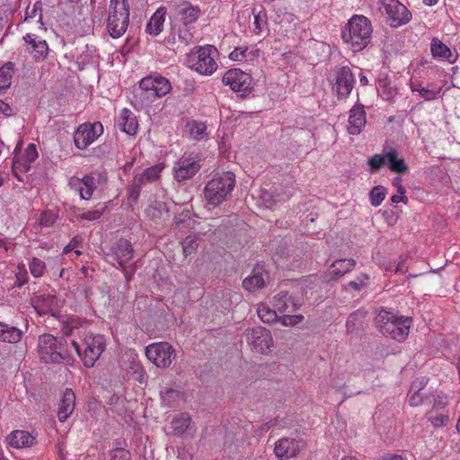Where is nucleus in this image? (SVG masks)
I'll return each instance as SVG.
<instances>
[{
	"instance_id": "60",
	"label": "nucleus",
	"mask_w": 460,
	"mask_h": 460,
	"mask_svg": "<svg viewBox=\"0 0 460 460\" xmlns=\"http://www.w3.org/2000/svg\"><path fill=\"white\" fill-rule=\"evenodd\" d=\"M447 404V398L444 394H438L434 399L432 411L435 409H444Z\"/></svg>"
},
{
	"instance_id": "29",
	"label": "nucleus",
	"mask_w": 460,
	"mask_h": 460,
	"mask_svg": "<svg viewBox=\"0 0 460 460\" xmlns=\"http://www.w3.org/2000/svg\"><path fill=\"white\" fill-rule=\"evenodd\" d=\"M267 274L261 271L252 270L251 275L243 280V288L248 292H256L257 290L264 288Z\"/></svg>"
},
{
	"instance_id": "4",
	"label": "nucleus",
	"mask_w": 460,
	"mask_h": 460,
	"mask_svg": "<svg viewBox=\"0 0 460 460\" xmlns=\"http://www.w3.org/2000/svg\"><path fill=\"white\" fill-rule=\"evenodd\" d=\"M218 52L214 46L206 45L192 49L186 58L187 66L202 75H210L217 68L216 57Z\"/></svg>"
},
{
	"instance_id": "58",
	"label": "nucleus",
	"mask_w": 460,
	"mask_h": 460,
	"mask_svg": "<svg viewBox=\"0 0 460 460\" xmlns=\"http://www.w3.org/2000/svg\"><path fill=\"white\" fill-rule=\"evenodd\" d=\"M25 160L27 163L31 164L34 162L38 157V152L34 144H30L25 150Z\"/></svg>"
},
{
	"instance_id": "9",
	"label": "nucleus",
	"mask_w": 460,
	"mask_h": 460,
	"mask_svg": "<svg viewBox=\"0 0 460 460\" xmlns=\"http://www.w3.org/2000/svg\"><path fill=\"white\" fill-rule=\"evenodd\" d=\"M103 131V125L101 121L82 123L74 133L75 146L78 149L84 150L97 140Z\"/></svg>"
},
{
	"instance_id": "12",
	"label": "nucleus",
	"mask_w": 460,
	"mask_h": 460,
	"mask_svg": "<svg viewBox=\"0 0 460 460\" xmlns=\"http://www.w3.org/2000/svg\"><path fill=\"white\" fill-rule=\"evenodd\" d=\"M245 338L252 350L261 354H268L271 351L273 339L270 332L266 328L256 326L247 329Z\"/></svg>"
},
{
	"instance_id": "61",
	"label": "nucleus",
	"mask_w": 460,
	"mask_h": 460,
	"mask_svg": "<svg viewBox=\"0 0 460 460\" xmlns=\"http://www.w3.org/2000/svg\"><path fill=\"white\" fill-rule=\"evenodd\" d=\"M395 94L396 91L393 87L385 86V88L382 91V96L386 100L393 98Z\"/></svg>"
},
{
	"instance_id": "11",
	"label": "nucleus",
	"mask_w": 460,
	"mask_h": 460,
	"mask_svg": "<svg viewBox=\"0 0 460 460\" xmlns=\"http://www.w3.org/2000/svg\"><path fill=\"white\" fill-rule=\"evenodd\" d=\"M201 168V158L196 154H184L173 166L174 179L182 182L191 179Z\"/></svg>"
},
{
	"instance_id": "27",
	"label": "nucleus",
	"mask_w": 460,
	"mask_h": 460,
	"mask_svg": "<svg viewBox=\"0 0 460 460\" xmlns=\"http://www.w3.org/2000/svg\"><path fill=\"white\" fill-rule=\"evenodd\" d=\"M165 14L166 9L164 7H159L150 18L146 25V32L153 36L159 35L164 29Z\"/></svg>"
},
{
	"instance_id": "33",
	"label": "nucleus",
	"mask_w": 460,
	"mask_h": 460,
	"mask_svg": "<svg viewBox=\"0 0 460 460\" xmlns=\"http://www.w3.org/2000/svg\"><path fill=\"white\" fill-rule=\"evenodd\" d=\"M367 316V311L358 309L351 313L346 322V329L348 332H354L358 331L363 323L364 319Z\"/></svg>"
},
{
	"instance_id": "3",
	"label": "nucleus",
	"mask_w": 460,
	"mask_h": 460,
	"mask_svg": "<svg viewBox=\"0 0 460 460\" xmlns=\"http://www.w3.org/2000/svg\"><path fill=\"white\" fill-rule=\"evenodd\" d=\"M235 175L231 172L217 173L207 183L204 195L208 204L217 207L223 203L233 191Z\"/></svg>"
},
{
	"instance_id": "7",
	"label": "nucleus",
	"mask_w": 460,
	"mask_h": 460,
	"mask_svg": "<svg viewBox=\"0 0 460 460\" xmlns=\"http://www.w3.org/2000/svg\"><path fill=\"white\" fill-rule=\"evenodd\" d=\"M332 91L338 98L348 97L355 84L354 75L349 66L336 67L329 76Z\"/></svg>"
},
{
	"instance_id": "42",
	"label": "nucleus",
	"mask_w": 460,
	"mask_h": 460,
	"mask_svg": "<svg viewBox=\"0 0 460 460\" xmlns=\"http://www.w3.org/2000/svg\"><path fill=\"white\" fill-rule=\"evenodd\" d=\"M420 391L421 387L418 386L416 382H414L410 391L411 393L409 398V403L411 406L417 407L424 402V395Z\"/></svg>"
},
{
	"instance_id": "46",
	"label": "nucleus",
	"mask_w": 460,
	"mask_h": 460,
	"mask_svg": "<svg viewBox=\"0 0 460 460\" xmlns=\"http://www.w3.org/2000/svg\"><path fill=\"white\" fill-rule=\"evenodd\" d=\"M162 169L163 167L157 164L145 169L141 173L146 181L153 182L159 179Z\"/></svg>"
},
{
	"instance_id": "18",
	"label": "nucleus",
	"mask_w": 460,
	"mask_h": 460,
	"mask_svg": "<svg viewBox=\"0 0 460 460\" xmlns=\"http://www.w3.org/2000/svg\"><path fill=\"white\" fill-rule=\"evenodd\" d=\"M302 447V441L296 438H283L275 444L274 452L279 459H288L296 456Z\"/></svg>"
},
{
	"instance_id": "13",
	"label": "nucleus",
	"mask_w": 460,
	"mask_h": 460,
	"mask_svg": "<svg viewBox=\"0 0 460 460\" xmlns=\"http://www.w3.org/2000/svg\"><path fill=\"white\" fill-rule=\"evenodd\" d=\"M222 82L225 85H229L234 92L240 93L241 96L247 95L252 90V76L237 68L226 72Z\"/></svg>"
},
{
	"instance_id": "40",
	"label": "nucleus",
	"mask_w": 460,
	"mask_h": 460,
	"mask_svg": "<svg viewBox=\"0 0 460 460\" xmlns=\"http://www.w3.org/2000/svg\"><path fill=\"white\" fill-rule=\"evenodd\" d=\"M386 196L385 188L378 185L374 187L369 193V199L371 205L374 207L379 206Z\"/></svg>"
},
{
	"instance_id": "63",
	"label": "nucleus",
	"mask_w": 460,
	"mask_h": 460,
	"mask_svg": "<svg viewBox=\"0 0 460 460\" xmlns=\"http://www.w3.org/2000/svg\"><path fill=\"white\" fill-rule=\"evenodd\" d=\"M406 260H407L406 257L401 258V260L399 261V262L397 263L396 268H395L396 273H404L406 271V268H405Z\"/></svg>"
},
{
	"instance_id": "54",
	"label": "nucleus",
	"mask_w": 460,
	"mask_h": 460,
	"mask_svg": "<svg viewBox=\"0 0 460 460\" xmlns=\"http://www.w3.org/2000/svg\"><path fill=\"white\" fill-rule=\"evenodd\" d=\"M130 369L133 371V373L136 375V379L138 380L140 383H145L147 376L144 370V367L139 365L138 363L132 362L130 366Z\"/></svg>"
},
{
	"instance_id": "41",
	"label": "nucleus",
	"mask_w": 460,
	"mask_h": 460,
	"mask_svg": "<svg viewBox=\"0 0 460 460\" xmlns=\"http://www.w3.org/2000/svg\"><path fill=\"white\" fill-rule=\"evenodd\" d=\"M207 126L203 122L194 121L190 125V135L195 140L204 139L207 136Z\"/></svg>"
},
{
	"instance_id": "32",
	"label": "nucleus",
	"mask_w": 460,
	"mask_h": 460,
	"mask_svg": "<svg viewBox=\"0 0 460 460\" xmlns=\"http://www.w3.org/2000/svg\"><path fill=\"white\" fill-rule=\"evenodd\" d=\"M178 14L181 16L187 26L188 23H192L197 21L199 16V9L192 6L190 3L184 2L178 6Z\"/></svg>"
},
{
	"instance_id": "23",
	"label": "nucleus",
	"mask_w": 460,
	"mask_h": 460,
	"mask_svg": "<svg viewBox=\"0 0 460 460\" xmlns=\"http://www.w3.org/2000/svg\"><path fill=\"white\" fill-rule=\"evenodd\" d=\"M357 262L354 259H341L334 261L330 266L331 280H336L355 269Z\"/></svg>"
},
{
	"instance_id": "22",
	"label": "nucleus",
	"mask_w": 460,
	"mask_h": 460,
	"mask_svg": "<svg viewBox=\"0 0 460 460\" xmlns=\"http://www.w3.org/2000/svg\"><path fill=\"white\" fill-rule=\"evenodd\" d=\"M430 50L435 58L446 60L450 64L456 61L457 54L453 53L451 49L438 38H434L431 40Z\"/></svg>"
},
{
	"instance_id": "62",
	"label": "nucleus",
	"mask_w": 460,
	"mask_h": 460,
	"mask_svg": "<svg viewBox=\"0 0 460 460\" xmlns=\"http://www.w3.org/2000/svg\"><path fill=\"white\" fill-rule=\"evenodd\" d=\"M0 111L6 116H11L13 114V110L10 105L2 100H0Z\"/></svg>"
},
{
	"instance_id": "50",
	"label": "nucleus",
	"mask_w": 460,
	"mask_h": 460,
	"mask_svg": "<svg viewBox=\"0 0 460 460\" xmlns=\"http://www.w3.org/2000/svg\"><path fill=\"white\" fill-rule=\"evenodd\" d=\"M44 269H45V264L40 259L33 258V260L30 263L31 272L36 278L40 277L43 274Z\"/></svg>"
},
{
	"instance_id": "59",
	"label": "nucleus",
	"mask_w": 460,
	"mask_h": 460,
	"mask_svg": "<svg viewBox=\"0 0 460 460\" xmlns=\"http://www.w3.org/2000/svg\"><path fill=\"white\" fill-rule=\"evenodd\" d=\"M247 48H236L229 55L232 60L242 61L245 58Z\"/></svg>"
},
{
	"instance_id": "43",
	"label": "nucleus",
	"mask_w": 460,
	"mask_h": 460,
	"mask_svg": "<svg viewBox=\"0 0 460 460\" xmlns=\"http://www.w3.org/2000/svg\"><path fill=\"white\" fill-rule=\"evenodd\" d=\"M252 13L254 16L253 21V32L260 33L267 25V15L266 13L262 10L258 13L255 12V8L252 10Z\"/></svg>"
},
{
	"instance_id": "49",
	"label": "nucleus",
	"mask_w": 460,
	"mask_h": 460,
	"mask_svg": "<svg viewBox=\"0 0 460 460\" xmlns=\"http://www.w3.org/2000/svg\"><path fill=\"white\" fill-rule=\"evenodd\" d=\"M82 238L80 236H75L70 243L65 246L63 250L64 254H68L72 252L75 253V257H78L81 254V252L77 250L79 245L81 244Z\"/></svg>"
},
{
	"instance_id": "64",
	"label": "nucleus",
	"mask_w": 460,
	"mask_h": 460,
	"mask_svg": "<svg viewBox=\"0 0 460 460\" xmlns=\"http://www.w3.org/2000/svg\"><path fill=\"white\" fill-rule=\"evenodd\" d=\"M133 181L141 186V188L149 181L145 179L142 173L136 175L133 179Z\"/></svg>"
},
{
	"instance_id": "39",
	"label": "nucleus",
	"mask_w": 460,
	"mask_h": 460,
	"mask_svg": "<svg viewBox=\"0 0 460 460\" xmlns=\"http://www.w3.org/2000/svg\"><path fill=\"white\" fill-rule=\"evenodd\" d=\"M191 423V418L188 413H181L173 421V429L178 434H183L187 431Z\"/></svg>"
},
{
	"instance_id": "55",
	"label": "nucleus",
	"mask_w": 460,
	"mask_h": 460,
	"mask_svg": "<svg viewBox=\"0 0 460 460\" xmlns=\"http://www.w3.org/2000/svg\"><path fill=\"white\" fill-rule=\"evenodd\" d=\"M56 221V215L49 211L41 213L40 224L45 227L51 226Z\"/></svg>"
},
{
	"instance_id": "26",
	"label": "nucleus",
	"mask_w": 460,
	"mask_h": 460,
	"mask_svg": "<svg viewBox=\"0 0 460 460\" xmlns=\"http://www.w3.org/2000/svg\"><path fill=\"white\" fill-rule=\"evenodd\" d=\"M11 447L15 448H23L31 447L35 442V438L25 430H14L7 438Z\"/></svg>"
},
{
	"instance_id": "31",
	"label": "nucleus",
	"mask_w": 460,
	"mask_h": 460,
	"mask_svg": "<svg viewBox=\"0 0 460 460\" xmlns=\"http://www.w3.org/2000/svg\"><path fill=\"white\" fill-rule=\"evenodd\" d=\"M107 206L105 203H98L93 208L88 211H82L80 208L74 210V216L82 220L94 221L102 217Z\"/></svg>"
},
{
	"instance_id": "16",
	"label": "nucleus",
	"mask_w": 460,
	"mask_h": 460,
	"mask_svg": "<svg viewBox=\"0 0 460 460\" xmlns=\"http://www.w3.org/2000/svg\"><path fill=\"white\" fill-rule=\"evenodd\" d=\"M171 88L169 80L161 75H149L139 82V90L145 92L147 98L163 97Z\"/></svg>"
},
{
	"instance_id": "37",
	"label": "nucleus",
	"mask_w": 460,
	"mask_h": 460,
	"mask_svg": "<svg viewBox=\"0 0 460 460\" xmlns=\"http://www.w3.org/2000/svg\"><path fill=\"white\" fill-rule=\"evenodd\" d=\"M163 403L168 407H174L181 399V393L175 389L168 388L161 392Z\"/></svg>"
},
{
	"instance_id": "30",
	"label": "nucleus",
	"mask_w": 460,
	"mask_h": 460,
	"mask_svg": "<svg viewBox=\"0 0 460 460\" xmlns=\"http://www.w3.org/2000/svg\"><path fill=\"white\" fill-rule=\"evenodd\" d=\"M22 337V332L15 326L0 322V341L17 343Z\"/></svg>"
},
{
	"instance_id": "51",
	"label": "nucleus",
	"mask_w": 460,
	"mask_h": 460,
	"mask_svg": "<svg viewBox=\"0 0 460 460\" xmlns=\"http://www.w3.org/2000/svg\"><path fill=\"white\" fill-rule=\"evenodd\" d=\"M441 88H426L420 87V96L422 97L425 101H432L437 98V95L440 93Z\"/></svg>"
},
{
	"instance_id": "17",
	"label": "nucleus",
	"mask_w": 460,
	"mask_h": 460,
	"mask_svg": "<svg viewBox=\"0 0 460 460\" xmlns=\"http://www.w3.org/2000/svg\"><path fill=\"white\" fill-rule=\"evenodd\" d=\"M40 361L45 364H55L58 360V341L51 334H43L38 344Z\"/></svg>"
},
{
	"instance_id": "10",
	"label": "nucleus",
	"mask_w": 460,
	"mask_h": 460,
	"mask_svg": "<svg viewBox=\"0 0 460 460\" xmlns=\"http://www.w3.org/2000/svg\"><path fill=\"white\" fill-rule=\"evenodd\" d=\"M398 154L395 149H391L385 154L374 155L368 159L367 164L370 167V172H378L381 167L387 164L389 169L392 172L397 173H403L408 172V166L406 165L402 158H398Z\"/></svg>"
},
{
	"instance_id": "24",
	"label": "nucleus",
	"mask_w": 460,
	"mask_h": 460,
	"mask_svg": "<svg viewBox=\"0 0 460 460\" xmlns=\"http://www.w3.org/2000/svg\"><path fill=\"white\" fill-rule=\"evenodd\" d=\"M23 39L29 46V51L33 54L35 58H42L47 55L49 47L46 40H40L32 33L26 34Z\"/></svg>"
},
{
	"instance_id": "57",
	"label": "nucleus",
	"mask_w": 460,
	"mask_h": 460,
	"mask_svg": "<svg viewBox=\"0 0 460 460\" xmlns=\"http://www.w3.org/2000/svg\"><path fill=\"white\" fill-rule=\"evenodd\" d=\"M141 192V186L132 181L128 190V199L137 202Z\"/></svg>"
},
{
	"instance_id": "19",
	"label": "nucleus",
	"mask_w": 460,
	"mask_h": 460,
	"mask_svg": "<svg viewBox=\"0 0 460 460\" xmlns=\"http://www.w3.org/2000/svg\"><path fill=\"white\" fill-rule=\"evenodd\" d=\"M112 255L119 268H124L133 258V247L126 239H119L112 247Z\"/></svg>"
},
{
	"instance_id": "36",
	"label": "nucleus",
	"mask_w": 460,
	"mask_h": 460,
	"mask_svg": "<svg viewBox=\"0 0 460 460\" xmlns=\"http://www.w3.org/2000/svg\"><path fill=\"white\" fill-rule=\"evenodd\" d=\"M13 76V64L11 62L5 63L0 68V90H6L11 85Z\"/></svg>"
},
{
	"instance_id": "1",
	"label": "nucleus",
	"mask_w": 460,
	"mask_h": 460,
	"mask_svg": "<svg viewBox=\"0 0 460 460\" xmlns=\"http://www.w3.org/2000/svg\"><path fill=\"white\" fill-rule=\"evenodd\" d=\"M372 25L363 15L351 17L342 31L343 42L354 52L364 49L371 41Z\"/></svg>"
},
{
	"instance_id": "5",
	"label": "nucleus",
	"mask_w": 460,
	"mask_h": 460,
	"mask_svg": "<svg viewBox=\"0 0 460 460\" xmlns=\"http://www.w3.org/2000/svg\"><path fill=\"white\" fill-rule=\"evenodd\" d=\"M84 353L82 355L80 345L72 341V346L78 356L82 357L86 367H93L106 348V341L103 335L88 333L84 339Z\"/></svg>"
},
{
	"instance_id": "8",
	"label": "nucleus",
	"mask_w": 460,
	"mask_h": 460,
	"mask_svg": "<svg viewBox=\"0 0 460 460\" xmlns=\"http://www.w3.org/2000/svg\"><path fill=\"white\" fill-rule=\"evenodd\" d=\"M380 12L386 17L390 26L395 28L406 24L411 19V12L398 0H383Z\"/></svg>"
},
{
	"instance_id": "47",
	"label": "nucleus",
	"mask_w": 460,
	"mask_h": 460,
	"mask_svg": "<svg viewBox=\"0 0 460 460\" xmlns=\"http://www.w3.org/2000/svg\"><path fill=\"white\" fill-rule=\"evenodd\" d=\"M304 320V316L302 314H295V315H283L278 317L277 322H279L284 326H295L301 323Z\"/></svg>"
},
{
	"instance_id": "34",
	"label": "nucleus",
	"mask_w": 460,
	"mask_h": 460,
	"mask_svg": "<svg viewBox=\"0 0 460 460\" xmlns=\"http://www.w3.org/2000/svg\"><path fill=\"white\" fill-rule=\"evenodd\" d=\"M369 277L366 273H360L354 280L348 282L344 286L347 292L360 291L368 285Z\"/></svg>"
},
{
	"instance_id": "2",
	"label": "nucleus",
	"mask_w": 460,
	"mask_h": 460,
	"mask_svg": "<svg viewBox=\"0 0 460 460\" xmlns=\"http://www.w3.org/2000/svg\"><path fill=\"white\" fill-rule=\"evenodd\" d=\"M375 324L383 335L402 342L409 335L412 320L382 309L375 318Z\"/></svg>"
},
{
	"instance_id": "15",
	"label": "nucleus",
	"mask_w": 460,
	"mask_h": 460,
	"mask_svg": "<svg viewBox=\"0 0 460 460\" xmlns=\"http://www.w3.org/2000/svg\"><path fill=\"white\" fill-rule=\"evenodd\" d=\"M102 181V174L99 172H91L84 178H71L68 181L70 189L77 191L81 199L89 200L94 190L97 189Z\"/></svg>"
},
{
	"instance_id": "45",
	"label": "nucleus",
	"mask_w": 460,
	"mask_h": 460,
	"mask_svg": "<svg viewBox=\"0 0 460 460\" xmlns=\"http://www.w3.org/2000/svg\"><path fill=\"white\" fill-rule=\"evenodd\" d=\"M178 41L183 46H188L194 42L193 34L190 31L186 25L178 29L177 31Z\"/></svg>"
},
{
	"instance_id": "25",
	"label": "nucleus",
	"mask_w": 460,
	"mask_h": 460,
	"mask_svg": "<svg viewBox=\"0 0 460 460\" xmlns=\"http://www.w3.org/2000/svg\"><path fill=\"white\" fill-rule=\"evenodd\" d=\"M75 394L72 389L66 388L59 403V421H65L74 411Z\"/></svg>"
},
{
	"instance_id": "44",
	"label": "nucleus",
	"mask_w": 460,
	"mask_h": 460,
	"mask_svg": "<svg viewBox=\"0 0 460 460\" xmlns=\"http://www.w3.org/2000/svg\"><path fill=\"white\" fill-rule=\"evenodd\" d=\"M182 251L187 257L190 255L199 246L198 238L194 235H189L181 242Z\"/></svg>"
},
{
	"instance_id": "21",
	"label": "nucleus",
	"mask_w": 460,
	"mask_h": 460,
	"mask_svg": "<svg viewBox=\"0 0 460 460\" xmlns=\"http://www.w3.org/2000/svg\"><path fill=\"white\" fill-rule=\"evenodd\" d=\"M117 125L119 129L128 136L137 133L138 122L136 115L128 109L124 108L117 118Z\"/></svg>"
},
{
	"instance_id": "56",
	"label": "nucleus",
	"mask_w": 460,
	"mask_h": 460,
	"mask_svg": "<svg viewBox=\"0 0 460 460\" xmlns=\"http://www.w3.org/2000/svg\"><path fill=\"white\" fill-rule=\"evenodd\" d=\"M429 420L436 428L444 427L448 422V416L445 414H438L435 417H429Z\"/></svg>"
},
{
	"instance_id": "52",
	"label": "nucleus",
	"mask_w": 460,
	"mask_h": 460,
	"mask_svg": "<svg viewBox=\"0 0 460 460\" xmlns=\"http://www.w3.org/2000/svg\"><path fill=\"white\" fill-rule=\"evenodd\" d=\"M40 3H36L33 4L31 8L27 7L25 13V21H29L33 18H38L37 22H40L41 21V9L39 7Z\"/></svg>"
},
{
	"instance_id": "48",
	"label": "nucleus",
	"mask_w": 460,
	"mask_h": 460,
	"mask_svg": "<svg viewBox=\"0 0 460 460\" xmlns=\"http://www.w3.org/2000/svg\"><path fill=\"white\" fill-rule=\"evenodd\" d=\"M79 324H80V322L78 319L70 318L68 321L64 322L62 323V332L66 336L72 335L73 332L79 328Z\"/></svg>"
},
{
	"instance_id": "14",
	"label": "nucleus",
	"mask_w": 460,
	"mask_h": 460,
	"mask_svg": "<svg viewBox=\"0 0 460 460\" xmlns=\"http://www.w3.org/2000/svg\"><path fill=\"white\" fill-rule=\"evenodd\" d=\"M147 358L158 367H169L174 358V349L168 342H159L146 348Z\"/></svg>"
},
{
	"instance_id": "38",
	"label": "nucleus",
	"mask_w": 460,
	"mask_h": 460,
	"mask_svg": "<svg viewBox=\"0 0 460 460\" xmlns=\"http://www.w3.org/2000/svg\"><path fill=\"white\" fill-rule=\"evenodd\" d=\"M258 316L261 318V320L264 323H270L277 322L278 315L276 313V310H272L269 305L261 304L259 305L258 310Z\"/></svg>"
},
{
	"instance_id": "35",
	"label": "nucleus",
	"mask_w": 460,
	"mask_h": 460,
	"mask_svg": "<svg viewBox=\"0 0 460 460\" xmlns=\"http://www.w3.org/2000/svg\"><path fill=\"white\" fill-rule=\"evenodd\" d=\"M57 301L55 296H47L42 298V305H36V309L38 310L40 314H50L54 317H58L57 311L55 309Z\"/></svg>"
},
{
	"instance_id": "6",
	"label": "nucleus",
	"mask_w": 460,
	"mask_h": 460,
	"mask_svg": "<svg viewBox=\"0 0 460 460\" xmlns=\"http://www.w3.org/2000/svg\"><path fill=\"white\" fill-rule=\"evenodd\" d=\"M129 11L126 0H111L107 28L112 38L122 36L128 25Z\"/></svg>"
},
{
	"instance_id": "20",
	"label": "nucleus",
	"mask_w": 460,
	"mask_h": 460,
	"mask_svg": "<svg viewBox=\"0 0 460 460\" xmlns=\"http://www.w3.org/2000/svg\"><path fill=\"white\" fill-rule=\"evenodd\" d=\"M366 112L362 104H356L349 111L348 131L358 135L366 125Z\"/></svg>"
},
{
	"instance_id": "53",
	"label": "nucleus",
	"mask_w": 460,
	"mask_h": 460,
	"mask_svg": "<svg viewBox=\"0 0 460 460\" xmlns=\"http://www.w3.org/2000/svg\"><path fill=\"white\" fill-rule=\"evenodd\" d=\"M131 454L124 448H115L111 452V460H130Z\"/></svg>"
},
{
	"instance_id": "28",
	"label": "nucleus",
	"mask_w": 460,
	"mask_h": 460,
	"mask_svg": "<svg viewBox=\"0 0 460 460\" xmlns=\"http://www.w3.org/2000/svg\"><path fill=\"white\" fill-rule=\"evenodd\" d=\"M273 305L279 312L288 311L289 306L292 307L291 312H294L300 307V304L296 302L295 299L288 296L286 291H281L273 297Z\"/></svg>"
}]
</instances>
